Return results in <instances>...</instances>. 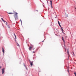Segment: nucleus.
<instances>
[{
    "mask_svg": "<svg viewBox=\"0 0 76 76\" xmlns=\"http://www.w3.org/2000/svg\"><path fill=\"white\" fill-rule=\"evenodd\" d=\"M9 14H10V15H12V14H14V16L15 19V20H17L18 19V13L17 12L14 11V13H12V12H9L8 13Z\"/></svg>",
    "mask_w": 76,
    "mask_h": 76,
    "instance_id": "nucleus-1",
    "label": "nucleus"
},
{
    "mask_svg": "<svg viewBox=\"0 0 76 76\" xmlns=\"http://www.w3.org/2000/svg\"><path fill=\"white\" fill-rule=\"evenodd\" d=\"M29 61L31 66H32V65H34V62L33 61L31 62V61Z\"/></svg>",
    "mask_w": 76,
    "mask_h": 76,
    "instance_id": "nucleus-2",
    "label": "nucleus"
},
{
    "mask_svg": "<svg viewBox=\"0 0 76 76\" xmlns=\"http://www.w3.org/2000/svg\"><path fill=\"white\" fill-rule=\"evenodd\" d=\"M2 74H3L4 73V69H2Z\"/></svg>",
    "mask_w": 76,
    "mask_h": 76,
    "instance_id": "nucleus-3",
    "label": "nucleus"
},
{
    "mask_svg": "<svg viewBox=\"0 0 76 76\" xmlns=\"http://www.w3.org/2000/svg\"><path fill=\"white\" fill-rule=\"evenodd\" d=\"M2 52L3 53H4V50L3 48H2Z\"/></svg>",
    "mask_w": 76,
    "mask_h": 76,
    "instance_id": "nucleus-4",
    "label": "nucleus"
},
{
    "mask_svg": "<svg viewBox=\"0 0 76 76\" xmlns=\"http://www.w3.org/2000/svg\"><path fill=\"white\" fill-rule=\"evenodd\" d=\"M30 47H31L32 48H34V45H31Z\"/></svg>",
    "mask_w": 76,
    "mask_h": 76,
    "instance_id": "nucleus-5",
    "label": "nucleus"
},
{
    "mask_svg": "<svg viewBox=\"0 0 76 76\" xmlns=\"http://www.w3.org/2000/svg\"><path fill=\"white\" fill-rule=\"evenodd\" d=\"M32 48L31 47H30L29 48V50H32Z\"/></svg>",
    "mask_w": 76,
    "mask_h": 76,
    "instance_id": "nucleus-6",
    "label": "nucleus"
},
{
    "mask_svg": "<svg viewBox=\"0 0 76 76\" xmlns=\"http://www.w3.org/2000/svg\"><path fill=\"white\" fill-rule=\"evenodd\" d=\"M62 40H63V41L64 43L65 41H64V38H63V37H62Z\"/></svg>",
    "mask_w": 76,
    "mask_h": 76,
    "instance_id": "nucleus-7",
    "label": "nucleus"
},
{
    "mask_svg": "<svg viewBox=\"0 0 76 76\" xmlns=\"http://www.w3.org/2000/svg\"><path fill=\"white\" fill-rule=\"evenodd\" d=\"M67 51L68 55H69V50L68 49L67 50Z\"/></svg>",
    "mask_w": 76,
    "mask_h": 76,
    "instance_id": "nucleus-8",
    "label": "nucleus"
},
{
    "mask_svg": "<svg viewBox=\"0 0 76 76\" xmlns=\"http://www.w3.org/2000/svg\"><path fill=\"white\" fill-rule=\"evenodd\" d=\"M72 55L73 56H75V54L74 53V52H72Z\"/></svg>",
    "mask_w": 76,
    "mask_h": 76,
    "instance_id": "nucleus-9",
    "label": "nucleus"
},
{
    "mask_svg": "<svg viewBox=\"0 0 76 76\" xmlns=\"http://www.w3.org/2000/svg\"><path fill=\"white\" fill-rule=\"evenodd\" d=\"M50 4H52V1L51 0H50Z\"/></svg>",
    "mask_w": 76,
    "mask_h": 76,
    "instance_id": "nucleus-10",
    "label": "nucleus"
},
{
    "mask_svg": "<svg viewBox=\"0 0 76 76\" xmlns=\"http://www.w3.org/2000/svg\"><path fill=\"white\" fill-rule=\"evenodd\" d=\"M1 20H2V21H3V22H6V21H4L3 20V18H1Z\"/></svg>",
    "mask_w": 76,
    "mask_h": 76,
    "instance_id": "nucleus-11",
    "label": "nucleus"
},
{
    "mask_svg": "<svg viewBox=\"0 0 76 76\" xmlns=\"http://www.w3.org/2000/svg\"><path fill=\"white\" fill-rule=\"evenodd\" d=\"M6 22V23H5V24H6V25H7V22Z\"/></svg>",
    "mask_w": 76,
    "mask_h": 76,
    "instance_id": "nucleus-12",
    "label": "nucleus"
},
{
    "mask_svg": "<svg viewBox=\"0 0 76 76\" xmlns=\"http://www.w3.org/2000/svg\"><path fill=\"white\" fill-rule=\"evenodd\" d=\"M14 35L15 36V39L16 38V35H15V34H14Z\"/></svg>",
    "mask_w": 76,
    "mask_h": 76,
    "instance_id": "nucleus-13",
    "label": "nucleus"
},
{
    "mask_svg": "<svg viewBox=\"0 0 76 76\" xmlns=\"http://www.w3.org/2000/svg\"><path fill=\"white\" fill-rule=\"evenodd\" d=\"M74 74H75V76H76V73L75 72L74 73Z\"/></svg>",
    "mask_w": 76,
    "mask_h": 76,
    "instance_id": "nucleus-14",
    "label": "nucleus"
},
{
    "mask_svg": "<svg viewBox=\"0 0 76 76\" xmlns=\"http://www.w3.org/2000/svg\"><path fill=\"white\" fill-rule=\"evenodd\" d=\"M51 7H53V5H52V4H50Z\"/></svg>",
    "mask_w": 76,
    "mask_h": 76,
    "instance_id": "nucleus-15",
    "label": "nucleus"
},
{
    "mask_svg": "<svg viewBox=\"0 0 76 76\" xmlns=\"http://www.w3.org/2000/svg\"><path fill=\"white\" fill-rule=\"evenodd\" d=\"M17 46H18V47H19V45L18 44H17Z\"/></svg>",
    "mask_w": 76,
    "mask_h": 76,
    "instance_id": "nucleus-16",
    "label": "nucleus"
},
{
    "mask_svg": "<svg viewBox=\"0 0 76 76\" xmlns=\"http://www.w3.org/2000/svg\"><path fill=\"white\" fill-rule=\"evenodd\" d=\"M67 72H68V73H69V68H68V70H67Z\"/></svg>",
    "mask_w": 76,
    "mask_h": 76,
    "instance_id": "nucleus-17",
    "label": "nucleus"
},
{
    "mask_svg": "<svg viewBox=\"0 0 76 76\" xmlns=\"http://www.w3.org/2000/svg\"><path fill=\"white\" fill-rule=\"evenodd\" d=\"M20 20L21 23H22V20Z\"/></svg>",
    "mask_w": 76,
    "mask_h": 76,
    "instance_id": "nucleus-18",
    "label": "nucleus"
},
{
    "mask_svg": "<svg viewBox=\"0 0 76 76\" xmlns=\"http://www.w3.org/2000/svg\"><path fill=\"white\" fill-rule=\"evenodd\" d=\"M59 26H60V27H61V25H60V24H59Z\"/></svg>",
    "mask_w": 76,
    "mask_h": 76,
    "instance_id": "nucleus-19",
    "label": "nucleus"
},
{
    "mask_svg": "<svg viewBox=\"0 0 76 76\" xmlns=\"http://www.w3.org/2000/svg\"><path fill=\"white\" fill-rule=\"evenodd\" d=\"M58 24H60V22H59V21H58Z\"/></svg>",
    "mask_w": 76,
    "mask_h": 76,
    "instance_id": "nucleus-20",
    "label": "nucleus"
},
{
    "mask_svg": "<svg viewBox=\"0 0 76 76\" xmlns=\"http://www.w3.org/2000/svg\"><path fill=\"white\" fill-rule=\"evenodd\" d=\"M62 33H64V31H63V30L62 31Z\"/></svg>",
    "mask_w": 76,
    "mask_h": 76,
    "instance_id": "nucleus-21",
    "label": "nucleus"
},
{
    "mask_svg": "<svg viewBox=\"0 0 76 76\" xmlns=\"http://www.w3.org/2000/svg\"><path fill=\"white\" fill-rule=\"evenodd\" d=\"M33 53H35V51H33Z\"/></svg>",
    "mask_w": 76,
    "mask_h": 76,
    "instance_id": "nucleus-22",
    "label": "nucleus"
},
{
    "mask_svg": "<svg viewBox=\"0 0 76 76\" xmlns=\"http://www.w3.org/2000/svg\"><path fill=\"white\" fill-rule=\"evenodd\" d=\"M24 65L25 67H26V65H25V64H24Z\"/></svg>",
    "mask_w": 76,
    "mask_h": 76,
    "instance_id": "nucleus-23",
    "label": "nucleus"
},
{
    "mask_svg": "<svg viewBox=\"0 0 76 76\" xmlns=\"http://www.w3.org/2000/svg\"><path fill=\"white\" fill-rule=\"evenodd\" d=\"M35 12H38V10H36V11H35Z\"/></svg>",
    "mask_w": 76,
    "mask_h": 76,
    "instance_id": "nucleus-24",
    "label": "nucleus"
},
{
    "mask_svg": "<svg viewBox=\"0 0 76 76\" xmlns=\"http://www.w3.org/2000/svg\"><path fill=\"white\" fill-rule=\"evenodd\" d=\"M26 69L27 70H28V68H27L26 67Z\"/></svg>",
    "mask_w": 76,
    "mask_h": 76,
    "instance_id": "nucleus-25",
    "label": "nucleus"
},
{
    "mask_svg": "<svg viewBox=\"0 0 76 76\" xmlns=\"http://www.w3.org/2000/svg\"><path fill=\"white\" fill-rule=\"evenodd\" d=\"M1 66H0V69H1Z\"/></svg>",
    "mask_w": 76,
    "mask_h": 76,
    "instance_id": "nucleus-26",
    "label": "nucleus"
},
{
    "mask_svg": "<svg viewBox=\"0 0 76 76\" xmlns=\"http://www.w3.org/2000/svg\"><path fill=\"white\" fill-rule=\"evenodd\" d=\"M61 29H63V28H61Z\"/></svg>",
    "mask_w": 76,
    "mask_h": 76,
    "instance_id": "nucleus-27",
    "label": "nucleus"
},
{
    "mask_svg": "<svg viewBox=\"0 0 76 76\" xmlns=\"http://www.w3.org/2000/svg\"><path fill=\"white\" fill-rule=\"evenodd\" d=\"M62 29V31H63V29Z\"/></svg>",
    "mask_w": 76,
    "mask_h": 76,
    "instance_id": "nucleus-28",
    "label": "nucleus"
},
{
    "mask_svg": "<svg viewBox=\"0 0 76 76\" xmlns=\"http://www.w3.org/2000/svg\"><path fill=\"white\" fill-rule=\"evenodd\" d=\"M34 50V48L33 49V50Z\"/></svg>",
    "mask_w": 76,
    "mask_h": 76,
    "instance_id": "nucleus-29",
    "label": "nucleus"
},
{
    "mask_svg": "<svg viewBox=\"0 0 76 76\" xmlns=\"http://www.w3.org/2000/svg\"><path fill=\"white\" fill-rule=\"evenodd\" d=\"M47 3H48V1H47Z\"/></svg>",
    "mask_w": 76,
    "mask_h": 76,
    "instance_id": "nucleus-30",
    "label": "nucleus"
},
{
    "mask_svg": "<svg viewBox=\"0 0 76 76\" xmlns=\"http://www.w3.org/2000/svg\"><path fill=\"white\" fill-rule=\"evenodd\" d=\"M34 58H33V59Z\"/></svg>",
    "mask_w": 76,
    "mask_h": 76,
    "instance_id": "nucleus-31",
    "label": "nucleus"
}]
</instances>
